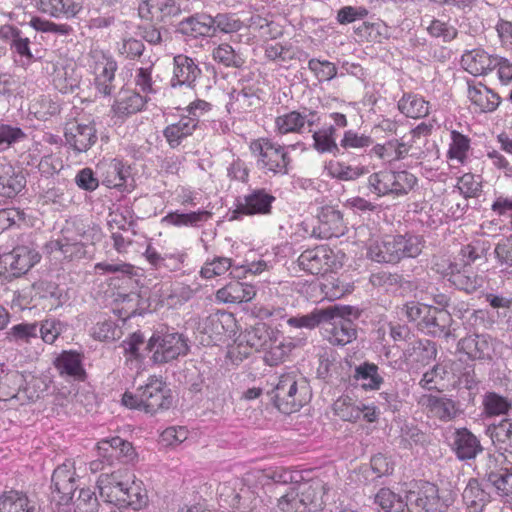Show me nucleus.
Returning <instances> with one entry per match:
<instances>
[{"instance_id":"nucleus-59","label":"nucleus","mask_w":512,"mask_h":512,"mask_svg":"<svg viewBox=\"0 0 512 512\" xmlns=\"http://www.w3.org/2000/svg\"><path fill=\"white\" fill-rule=\"evenodd\" d=\"M213 60L225 67L239 68L244 64L241 54L236 52L233 47L227 43H222L212 51Z\"/></svg>"},{"instance_id":"nucleus-23","label":"nucleus","mask_w":512,"mask_h":512,"mask_svg":"<svg viewBox=\"0 0 512 512\" xmlns=\"http://www.w3.org/2000/svg\"><path fill=\"white\" fill-rule=\"evenodd\" d=\"M201 73L200 67L193 58L184 54H178L173 58V71L170 85L173 88L184 87L193 89Z\"/></svg>"},{"instance_id":"nucleus-61","label":"nucleus","mask_w":512,"mask_h":512,"mask_svg":"<svg viewBox=\"0 0 512 512\" xmlns=\"http://www.w3.org/2000/svg\"><path fill=\"white\" fill-rule=\"evenodd\" d=\"M326 309H314L312 312L305 315L292 316L287 319V324L290 327L297 329H313L319 325L322 326L323 320L327 314Z\"/></svg>"},{"instance_id":"nucleus-64","label":"nucleus","mask_w":512,"mask_h":512,"mask_svg":"<svg viewBox=\"0 0 512 512\" xmlns=\"http://www.w3.org/2000/svg\"><path fill=\"white\" fill-rule=\"evenodd\" d=\"M74 512H98L99 502L93 490L83 488L73 502Z\"/></svg>"},{"instance_id":"nucleus-2","label":"nucleus","mask_w":512,"mask_h":512,"mask_svg":"<svg viewBox=\"0 0 512 512\" xmlns=\"http://www.w3.org/2000/svg\"><path fill=\"white\" fill-rule=\"evenodd\" d=\"M297 149L303 150L304 143L298 141L286 145L270 137H259L249 144L257 169L269 177L287 175L292 163L290 152Z\"/></svg>"},{"instance_id":"nucleus-56","label":"nucleus","mask_w":512,"mask_h":512,"mask_svg":"<svg viewBox=\"0 0 512 512\" xmlns=\"http://www.w3.org/2000/svg\"><path fill=\"white\" fill-rule=\"evenodd\" d=\"M398 262L402 258H415L417 257L424 247V239L422 236L414 234L395 235Z\"/></svg>"},{"instance_id":"nucleus-16","label":"nucleus","mask_w":512,"mask_h":512,"mask_svg":"<svg viewBox=\"0 0 512 512\" xmlns=\"http://www.w3.org/2000/svg\"><path fill=\"white\" fill-rule=\"evenodd\" d=\"M319 121L320 119L316 111L305 110L300 112L292 110L275 117L274 132L277 137L288 134H301L306 125L311 128L319 124Z\"/></svg>"},{"instance_id":"nucleus-9","label":"nucleus","mask_w":512,"mask_h":512,"mask_svg":"<svg viewBox=\"0 0 512 512\" xmlns=\"http://www.w3.org/2000/svg\"><path fill=\"white\" fill-rule=\"evenodd\" d=\"M87 65L94 75V85L98 94L110 96L115 89L114 80L118 65L109 52L92 48L88 54Z\"/></svg>"},{"instance_id":"nucleus-30","label":"nucleus","mask_w":512,"mask_h":512,"mask_svg":"<svg viewBox=\"0 0 512 512\" xmlns=\"http://www.w3.org/2000/svg\"><path fill=\"white\" fill-rule=\"evenodd\" d=\"M367 256L378 263H397L398 252L395 235L370 239L367 245Z\"/></svg>"},{"instance_id":"nucleus-13","label":"nucleus","mask_w":512,"mask_h":512,"mask_svg":"<svg viewBox=\"0 0 512 512\" xmlns=\"http://www.w3.org/2000/svg\"><path fill=\"white\" fill-rule=\"evenodd\" d=\"M297 263L301 270L312 275H324L341 267L334 251L326 245L303 251Z\"/></svg>"},{"instance_id":"nucleus-31","label":"nucleus","mask_w":512,"mask_h":512,"mask_svg":"<svg viewBox=\"0 0 512 512\" xmlns=\"http://www.w3.org/2000/svg\"><path fill=\"white\" fill-rule=\"evenodd\" d=\"M452 448L460 460L474 459L482 452L479 439L467 428L456 429Z\"/></svg>"},{"instance_id":"nucleus-21","label":"nucleus","mask_w":512,"mask_h":512,"mask_svg":"<svg viewBox=\"0 0 512 512\" xmlns=\"http://www.w3.org/2000/svg\"><path fill=\"white\" fill-rule=\"evenodd\" d=\"M2 39L9 42L16 64L26 67L31 64L33 54L30 49V38L26 33L13 24L2 25Z\"/></svg>"},{"instance_id":"nucleus-58","label":"nucleus","mask_w":512,"mask_h":512,"mask_svg":"<svg viewBox=\"0 0 512 512\" xmlns=\"http://www.w3.org/2000/svg\"><path fill=\"white\" fill-rule=\"evenodd\" d=\"M484 413L488 417L507 415L512 408L511 401L495 392H488L483 399Z\"/></svg>"},{"instance_id":"nucleus-8","label":"nucleus","mask_w":512,"mask_h":512,"mask_svg":"<svg viewBox=\"0 0 512 512\" xmlns=\"http://www.w3.org/2000/svg\"><path fill=\"white\" fill-rule=\"evenodd\" d=\"M349 306L326 308L322 330L324 338L332 345L344 346L356 338L354 323L347 318L351 314Z\"/></svg>"},{"instance_id":"nucleus-51","label":"nucleus","mask_w":512,"mask_h":512,"mask_svg":"<svg viewBox=\"0 0 512 512\" xmlns=\"http://www.w3.org/2000/svg\"><path fill=\"white\" fill-rule=\"evenodd\" d=\"M55 366L61 375L80 379L84 375L82 357L74 351H64L55 360Z\"/></svg>"},{"instance_id":"nucleus-25","label":"nucleus","mask_w":512,"mask_h":512,"mask_svg":"<svg viewBox=\"0 0 512 512\" xmlns=\"http://www.w3.org/2000/svg\"><path fill=\"white\" fill-rule=\"evenodd\" d=\"M496 340L488 334H473L458 342V350L470 359H491L495 350Z\"/></svg>"},{"instance_id":"nucleus-48","label":"nucleus","mask_w":512,"mask_h":512,"mask_svg":"<svg viewBox=\"0 0 512 512\" xmlns=\"http://www.w3.org/2000/svg\"><path fill=\"white\" fill-rule=\"evenodd\" d=\"M125 500L121 501L119 508L130 507L135 511L143 509L148 503V495L143 483L138 480H131L129 475L124 489Z\"/></svg>"},{"instance_id":"nucleus-18","label":"nucleus","mask_w":512,"mask_h":512,"mask_svg":"<svg viewBox=\"0 0 512 512\" xmlns=\"http://www.w3.org/2000/svg\"><path fill=\"white\" fill-rule=\"evenodd\" d=\"M51 488L52 499L59 505L67 504L72 500V494L76 489L73 462L66 461L54 470Z\"/></svg>"},{"instance_id":"nucleus-60","label":"nucleus","mask_w":512,"mask_h":512,"mask_svg":"<svg viewBox=\"0 0 512 512\" xmlns=\"http://www.w3.org/2000/svg\"><path fill=\"white\" fill-rule=\"evenodd\" d=\"M263 477L272 480L278 484H290V487L296 486L303 479L300 471L290 470L284 467H270L265 469Z\"/></svg>"},{"instance_id":"nucleus-46","label":"nucleus","mask_w":512,"mask_h":512,"mask_svg":"<svg viewBox=\"0 0 512 512\" xmlns=\"http://www.w3.org/2000/svg\"><path fill=\"white\" fill-rule=\"evenodd\" d=\"M488 481L495 488L496 494L505 502L512 501V463L488 474Z\"/></svg>"},{"instance_id":"nucleus-7","label":"nucleus","mask_w":512,"mask_h":512,"mask_svg":"<svg viewBox=\"0 0 512 512\" xmlns=\"http://www.w3.org/2000/svg\"><path fill=\"white\" fill-rule=\"evenodd\" d=\"M98 458L89 463L92 473H111L119 462H129L135 456L132 444L121 437L102 439L97 444Z\"/></svg>"},{"instance_id":"nucleus-29","label":"nucleus","mask_w":512,"mask_h":512,"mask_svg":"<svg viewBox=\"0 0 512 512\" xmlns=\"http://www.w3.org/2000/svg\"><path fill=\"white\" fill-rule=\"evenodd\" d=\"M148 99L135 90H121L114 101L112 111L118 118L125 119L140 112L148 102Z\"/></svg>"},{"instance_id":"nucleus-38","label":"nucleus","mask_w":512,"mask_h":512,"mask_svg":"<svg viewBox=\"0 0 512 512\" xmlns=\"http://www.w3.org/2000/svg\"><path fill=\"white\" fill-rule=\"evenodd\" d=\"M254 87L234 89L229 96L227 109L229 112L245 113L260 104V98Z\"/></svg>"},{"instance_id":"nucleus-26","label":"nucleus","mask_w":512,"mask_h":512,"mask_svg":"<svg viewBox=\"0 0 512 512\" xmlns=\"http://www.w3.org/2000/svg\"><path fill=\"white\" fill-rule=\"evenodd\" d=\"M452 323L453 319L449 311L432 306L429 316L424 325L422 324L421 331L433 337L455 338V329L452 328Z\"/></svg>"},{"instance_id":"nucleus-10","label":"nucleus","mask_w":512,"mask_h":512,"mask_svg":"<svg viewBox=\"0 0 512 512\" xmlns=\"http://www.w3.org/2000/svg\"><path fill=\"white\" fill-rule=\"evenodd\" d=\"M218 494L223 503L233 512H262L261 500L239 478H231L218 486Z\"/></svg>"},{"instance_id":"nucleus-63","label":"nucleus","mask_w":512,"mask_h":512,"mask_svg":"<svg viewBox=\"0 0 512 512\" xmlns=\"http://www.w3.org/2000/svg\"><path fill=\"white\" fill-rule=\"evenodd\" d=\"M333 411L343 421L356 422L361 417L359 405L350 397H339L333 404Z\"/></svg>"},{"instance_id":"nucleus-36","label":"nucleus","mask_w":512,"mask_h":512,"mask_svg":"<svg viewBox=\"0 0 512 512\" xmlns=\"http://www.w3.org/2000/svg\"><path fill=\"white\" fill-rule=\"evenodd\" d=\"M98 169L102 173V183L109 188L124 187L130 175L129 167L116 158L99 165Z\"/></svg>"},{"instance_id":"nucleus-22","label":"nucleus","mask_w":512,"mask_h":512,"mask_svg":"<svg viewBox=\"0 0 512 512\" xmlns=\"http://www.w3.org/2000/svg\"><path fill=\"white\" fill-rule=\"evenodd\" d=\"M144 410L147 413H156L159 409H168L172 403L169 390L166 389L165 383L156 376L149 377L144 386L139 387Z\"/></svg>"},{"instance_id":"nucleus-32","label":"nucleus","mask_w":512,"mask_h":512,"mask_svg":"<svg viewBox=\"0 0 512 512\" xmlns=\"http://www.w3.org/2000/svg\"><path fill=\"white\" fill-rule=\"evenodd\" d=\"M212 218V212L206 209H197L190 212H181L179 210L171 211L162 218V223L177 228L191 227L200 228L204 223Z\"/></svg>"},{"instance_id":"nucleus-43","label":"nucleus","mask_w":512,"mask_h":512,"mask_svg":"<svg viewBox=\"0 0 512 512\" xmlns=\"http://www.w3.org/2000/svg\"><path fill=\"white\" fill-rule=\"evenodd\" d=\"M180 30L183 34L197 37H211L215 35L212 16L208 14H197L182 21Z\"/></svg>"},{"instance_id":"nucleus-55","label":"nucleus","mask_w":512,"mask_h":512,"mask_svg":"<svg viewBox=\"0 0 512 512\" xmlns=\"http://www.w3.org/2000/svg\"><path fill=\"white\" fill-rule=\"evenodd\" d=\"M450 144L447 152V157L451 161H456L458 164H464L468 159V153L471 147V139L458 132L452 130L450 132Z\"/></svg>"},{"instance_id":"nucleus-62","label":"nucleus","mask_w":512,"mask_h":512,"mask_svg":"<svg viewBox=\"0 0 512 512\" xmlns=\"http://www.w3.org/2000/svg\"><path fill=\"white\" fill-rule=\"evenodd\" d=\"M431 305L423 304L416 301H409L401 309L402 314H404L409 322H413L416 324L419 330L422 328V324L429 316L431 312Z\"/></svg>"},{"instance_id":"nucleus-53","label":"nucleus","mask_w":512,"mask_h":512,"mask_svg":"<svg viewBox=\"0 0 512 512\" xmlns=\"http://www.w3.org/2000/svg\"><path fill=\"white\" fill-rule=\"evenodd\" d=\"M141 64L135 69L133 82L142 95L148 98V95L157 92L156 80L153 77L154 63L152 61H142Z\"/></svg>"},{"instance_id":"nucleus-41","label":"nucleus","mask_w":512,"mask_h":512,"mask_svg":"<svg viewBox=\"0 0 512 512\" xmlns=\"http://www.w3.org/2000/svg\"><path fill=\"white\" fill-rule=\"evenodd\" d=\"M398 110L408 118L419 119L428 115L429 102L421 95L405 92L397 103Z\"/></svg>"},{"instance_id":"nucleus-27","label":"nucleus","mask_w":512,"mask_h":512,"mask_svg":"<svg viewBox=\"0 0 512 512\" xmlns=\"http://www.w3.org/2000/svg\"><path fill=\"white\" fill-rule=\"evenodd\" d=\"M418 403L428 415L443 422L451 421L458 414L455 402L446 396L424 394L419 398Z\"/></svg>"},{"instance_id":"nucleus-42","label":"nucleus","mask_w":512,"mask_h":512,"mask_svg":"<svg viewBox=\"0 0 512 512\" xmlns=\"http://www.w3.org/2000/svg\"><path fill=\"white\" fill-rule=\"evenodd\" d=\"M155 293H159V302L168 308H177L193 296V290L186 285L163 284Z\"/></svg>"},{"instance_id":"nucleus-3","label":"nucleus","mask_w":512,"mask_h":512,"mask_svg":"<svg viewBox=\"0 0 512 512\" xmlns=\"http://www.w3.org/2000/svg\"><path fill=\"white\" fill-rule=\"evenodd\" d=\"M328 487L319 479L300 480L278 500V508L282 512H314L322 509Z\"/></svg>"},{"instance_id":"nucleus-4","label":"nucleus","mask_w":512,"mask_h":512,"mask_svg":"<svg viewBox=\"0 0 512 512\" xmlns=\"http://www.w3.org/2000/svg\"><path fill=\"white\" fill-rule=\"evenodd\" d=\"M212 104L197 99L188 106L172 115L167 126L163 130V136L171 148H177L188 137L201 128V117L211 111Z\"/></svg>"},{"instance_id":"nucleus-34","label":"nucleus","mask_w":512,"mask_h":512,"mask_svg":"<svg viewBox=\"0 0 512 512\" xmlns=\"http://www.w3.org/2000/svg\"><path fill=\"white\" fill-rule=\"evenodd\" d=\"M274 337V331L265 323H257L247 328L239 337V346L245 345L255 351L266 350Z\"/></svg>"},{"instance_id":"nucleus-44","label":"nucleus","mask_w":512,"mask_h":512,"mask_svg":"<svg viewBox=\"0 0 512 512\" xmlns=\"http://www.w3.org/2000/svg\"><path fill=\"white\" fill-rule=\"evenodd\" d=\"M462 499L470 512H482L489 501V493L485 491L478 479L470 478L462 493Z\"/></svg>"},{"instance_id":"nucleus-12","label":"nucleus","mask_w":512,"mask_h":512,"mask_svg":"<svg viewBox=\"0 0 512 512\" xmlns=\"http://www.w3.org/2000/svg\"><path fill=\"white\" fill-rule=\"evenodd\" d=\"M303 230V237L317 239H330L340 237L345 233L343 217L338 210L332 207L322 208L318 215L316 224H309L304 221L300 225Z\"/></svg>"},{"instance_id":"nucleus-39","label":"nucleus","mask_w":512,"mask_h":512,"mask_svg":"<svg viewBox=\"0 0 512 512\" xmlns=\"http://www.w3.org/2000/svg\"><path fill=\"white\" fill-rule=\"evenodd\" d=\"M326 174L340 181H355L369 173L364 165H350L343 161L330 160L324 166Z\"/></svg>"},{"instance_id":"nucleus-35","label":"nucleus","mask_w":512,"mask_h":512,"mask_svg":"<svg viewBox=\"0 0 512 512\" xmlns=\"http://www.w3.org/2000/svg\"><path fill=\"white\" fill-rule=\"evenodd\" d=\"M495 55L477 48L466 51L461 57L462 67L473 76L486 75L491 72Z\"/></svg>"},{"instance_id":"nucleus-45","label":"nucleus","mask_w":512,"mask_h":512,"mask_svg":"<svg viewBox=\"0 0 512 512\" xmlns=\"http://www.w3.org/2000/svg\"><path fill=\"white\" fill-rule=\"evenodd\" d=\"M486 433L502 455L512 448V419L506 418L498 424L489 425Z\"/></svg>"},{"instance_id":"nucleus-50","label":"nucleus","mask_w":512,"mask_h":512,"mask_svg":"<svg viewBox=\"0 0 512 512\" xmlns=\"http://www.w3.org/2000/svg\"><path fill=\"white\" fill-rule=\"evenodd\" d=\"M313 144L312 147L319 154H332L333 156L340 155V146L336 141V134L333 127H322L312 134Z\"/></svg>"},{"instance_id":"nucleus-15","label":"nucleus","mask_w":512,"mask_h":512,"mask_svg":"<svg viewBox=\"0 0 512 512\" xmlns=\"http://www.w3.org/2000/svg\"><path fill=\"white\" fill-rule=\"evenodd\" d=\"M276 198L264 188L250 189L238 200L232 219L239 220L241 215H269Z\"/></svg>"},{"instance_id":"nucleus-37","label":"nucleus","mask_w":512,"mask_h":512,"mask_svg":"<svg viewBox=\"0 0 512 512\" xmlns=\"http://www.w3.org/2000/svg\"><path fill=\"white\" fill-rule=\"evenodd\" d=\"M38 8L52 17L70 19L81 11L82 3L79 0H40Z\"/></svg>"},{"instance_id":"nucleus-24","label":"nucleus","mask_w":512,"mask_h":512,"mask_svg":"<svg viewBox=\"0 0 512 512\" xmlns=\"http://www.w3.org/2000/svg\"><path fill=\"white\" fill-rule=\"evenodd\" d=\"M236 320L234 315L226 311H216L203 318L198 324V330L207 334L211 339L220 340L224 335L234 333Z\"/></svg>"},{"instance_id":"nucleus-14","label":"nucleus","mask_w":512,"mask_h":512,"mask_svg":"<svg viewBox=\"0 0 512 512\" xmlns=\"http://www.w3.org/2000/svg\"><path fill=\"white\" fill-rule=\"evenodd\" d=\"M64 138L66 146L74 153L87 152L98 140L95 122L93 120H75L67 123Z\"/></svg>"},{"instance_id":"nucleus-52","label":"nucleus","mask_w":512,"mask_h":512,"mask_svg":"<svg viewBox=\"0 0 512 512\" xmlns=\"http://www.w3.org/2000/svg\"><path fill=\"white\" fill-rule=\"evenodd\" d=\"M2 512H36V506L25 493L10 490L2 493Z\"/></svg>"},{"instance_id":"nucleus-54","label":"nucleus","mask_w":512,"mask_h":512,"mask_svg":"<svg viewBox=\"0 0 512 512\" xmlns=\"http://www.w3.org/2000/svg\"><path fill=\"white\" fill-rule=\"evenodd\" d=\"M144 345V337L140 332L132 333L127 339L121 343L126 363L131 369H140L143 356L140 348Z\"/></svg>"},{"instance_id":"nucleus-33","label":"nucleus","mask_w":512,"mask_h":512,"mask_svg":"<svg viewBox=\"0 0 512 512\" xmlns=\"http://www.w3.org/2000/svg\"><path fill=\"white\" fill-rule=\"evenodd\" d=\"M256 295L255 287L251 284L231 281L216 292V299L226 304L248 302Z\"/></svg>"},{"instance_id":"nucleus-20","label":"nucleus","mask_w":512,"mask_h":512,"mask_svg":"<svg viewBox=\"0 0 512 512\" xmlns=\"http://www.w3.org/2000/svg\"><path fill=\"white\" fill-rule=\"evenodd\" d=\"M467 98L476 113H492L501 103L497 92L473 79L467 80Z\"/></svg>"},{"instance_id":"nucleus-17","label":"nucleus","mask_w":512,"mask_h":512,"mask_svg":"<svg viewBox=\"0 0 512 512\" xmlns=\"http://www.w3.org/2000/svg\"><path fill=\"white\" fill-rule=\"evenodd\" d=\"M128 476L129 473L122 469L100 474L97 480V488L102 500L119 507L121 501L125 500L123 497Z\"/></svg>"},{"instance_id":"nucleus-49","label":"nucleus","mask_w":512,"mask_h":512,"mask_svg":"<svg viewBox=\"0 0 512 512\" xmlns=\"http://www.w3.org/2000/svg\"><path fill=\"white\" fill-rule=\"evenodd\" d=\"M450 283L458 290L473 293L484 285V278L471 267L460 264Z\"/></svg>"},{"instance_id":"nucleus-57","label":"nucleus","mask_w":512,"mask_h":512,"mask_svg":"<svg viewBox=\"0 0 512 512\" xmlns=\"http://www.w3.org/2000/svg\"><path fill=\"white\" fill-rule=\"evenodd\" d=\"M373 144V138L354 129L344 131L340 139V155L342 151H365Z\"/></svg>"},{"instance_id":"nucleus-47","label":"nucleus","mask_w":512,"mask_h":512,"mask_svg":"<svg viewBox=\"0 0 512 512\" xmlns=\"http://www.w3.org/2000/svg\"><path fill=\"white\" fill-rule=\"evenodd\" d=\"M26 179L20 170L11 164H2V197L13 198L25 187Z\"/></svg>"},{"instance_id":"nucleus-6","label":"nucleus","mask_w":512,"mask_h":512,"mask_svg":"<svg viewBox=\"0 0 512 512\" xmlns=\"http://www.w3.org/2000/svg\"><path fill=\"white\" fill-rule=\"evenodd\" d=\"M417 183V178L406 170L383 169L367 178L368 191L377 197L407 195Z\"/></svg>"},{"instance_id":"nucleus-28","label":"nucleus","mask_w":512,"mask_h":512,"mask_svg":"<svg viewBox=\"0 0 512 512\" xmlns=\"http://www.w3.org/2000/svg\"><path fill=\"white\" fill-rule=\"evenodd\" d=\"M40 256L28 247L19 246L9 253L2 254V264L9 266L14 276L26 273L39 262Z\"/></svg>"},{"instance_id":"nucleus-1","label":"nucleus","mask_w":512,"mask_h":512,"mask_svg":"<svg viewBox=\"0 0 512 512\" xmlns=\"http://www.w3.org/2000/svg\"><path fill=\"white\" fill-rule=\"evenodd\" d=\"M456 492L451 489H439L427 481L414 483L406 493V502L388 488H382L375 496V502L382 512H411L408 505L419 511L440 512L453 504Z\"/></svg>"},{"instance_id":"nucleus-11","label":"nucleus","mask_w":512,"mask_h":512,"mask_svg":"<svg viewBox=\"0 0 512 512\" xmlns=\"http://www.w3.org/2000/svg\"><path fill=\"white\" fill-rule=\"evenodd\" d=\"M147 348L153 352L152 358L155 363H167L186 355L189 350L187 338L178 332L154 334Z\"/></svg>"},{"instance_id":"nucleus-19","label":"nucleus","mask_w":512,"mask_h":512,"mask_svg":"<svg viewBox=\"0 0 512 512\" xmlns=\"http://www.w3.org/2000/svg\"><path fill=\"white\" fill-rule=\"evenodd\" d=\"M80 239H73L63 233L62 237L53 244L56 250H59L64 258L68 260L82 258L86 251L85 245L93 244L101 238V231L98 227H89L88 230L79 233Z\"/></svg>"},{"instance_id":"nucleus-40","label":"nucleus","mask_w":512,"mask_h":512,"mask_svg":"<svg viewBox=\"0 0 512 512\" xmlns=\"http://www.w3.org/2000/svg\"><path fill=\"white\" fill-rule=\"evenodd\" d=\"M354 380L365 391L379 390L384 382L375 363L363 362L356 366L353 374Z\"/></svg>"},{"instance_id":"nucleus-5","label":"nucleus","mask_w":512,"mask_h":512,"mask_svg":"<svg viewBox=\"0 0 512 512\" xmlns=\"http://www.w3.org/2000/svg\"><path fill=\"white\" fill-rule=\"evenodd\" d=\"M273 393L275 406L284 414L299 411L310 399L308 383L296 370L281 374Z\"/></svg>"}]
</instances>
